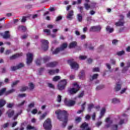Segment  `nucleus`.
<instances>
[{
    "label": "nucleus",
    "instance_id": "nucleus-1",
    "mask_svg": "<svg viewBox=\"0 0 130 130\" xmlns=\"http://www.w3.org/2000/svg\"><path fill=\"white\" fill-rule=\"evenodd\" d=\"M55 113L57 115V118L59 120L63 121L62 126L63 127H66V125H67V123H68V116H69L68 112L66 111L58 110L56 111Z\"/></svg>",
    "mask_w": 130,
    "mask_h": 130
},
{
    "label": "nucleus",
    "instance_id": "nucleus-2",
    "mask_svg": "<svg viewBox=\"0 0 130 130\" xmlns=\"http://www.w3.org/2000/svg\"><path fill=\"white\" fill-rule=\"evenodd\" d=\"M67 84L68 80L67 79H63L60 81L57 85L58 90H59V91L64 90V89H66V87H67Z\"/></svg>",
    "mask_w": 130,
    "mask_h": 130
},
{
    "label": "nucleus",
    "instance_id": "nucleus-3",
    "mask_svg": "<svg viewBox=\"0 0 130 130\" xmlns=\"http://www.w3.org/2000/svg\"><path fill=\"white\" fill-rule=\"evenodd\" d=\"M73 86H74L75 88H70L69 90V92L70 93V95H73L74 94H76L81 89V87L80 86H79V84L78 83H75L73 84Z\"/></svg>",
    "mask_w": 130,
    "mask_h": 130
},
{
    "label": "nucleus",
    "instance_id": "nucleus-4",
    "mask_svg": "<svg viewBox=\"0 0 130 130\" xmlns=\"http://www.w3.org/2000/svg\"><path fill=\"white\" fill-rule=\"evenodd\" d=\"M43 127L45 130H51V127H52L51 120L47 119L43 124Z\"/></svg>",
    "mask_w": 130,
    "mask_h": 130
},
{
    "label": "nucleus",
    "instance_id": "nucleus-5",
    "mask_svg": "<svg viewBox=\"0 0 130 130\" xmlns=\"http://www.w3.org/2000/svg\"><path fill=\"white\" fill-rule=\"evenodd\" d=\"M68 47V44L63 43L62 44L60 47L57 48L54 51H53V54H57L60 51H62L64 50L66 48Z\"/></svg>",
    "mask_w": 130,
    "mask_h": 130
},
{
    "label": "nucleus",
    "instance_id": "nucleus-6",
    "mask_svg": "<svg viewBox=\"0 0 130 130\" xmlns=\"http://www.w3.org/2000/svg\"><path fill=\"white\" fill-rule=\"evenodd\" d=\"M64 103L66 106H68V107H72L76 104V102L66 98L64 101Z\"/></svg>",
    "mask_w": 130,
    "mask_h": 130
},
{
    "label": "nucleus",
    "instance_id": "nucleus-7",
    "mask_svg": "<svg viewBox=\"0 0 130 130\" xmlns=\"http://www.w3.org/2000/svg\"><path fill=\"white\" fill-rule=\"evenodd\" d=\"M68 63L71 66V69L73 70H78L79 69V64L76 62H74L73 60H68Z\"/></svg>",
    "mask_w": 130,
    "mask_h": 130
},
{
    "label": "nucleus",
    "instance_id": "nucleus-8",
    "mask_svg": "<svg viewBox=\"0 0 130 130\" xmlns=\"http://www.w3.org/2000/svg\"><path fill=\"white\" fill-rule=\"evenodd\" d=\"M41 42L42 43V49H43L45 51H46V50L48 49V41L46 40H42Z\"/></svg>",
    "mask_w": 130,
    "mask_h": 130
},
{
    "label": "nucleus",
    "instance_id": "nucleus-9",
    "mask_svg": "<svg viewBox=\"0 0 130 130\" xmlns=\"http://www.w3.org/2000/svg\"><path fill=\"white\" fill-rule=\"evenodd\" d=\"M27 56V60L26 63L27 64L29 65L32 62V60H33V54L31 53H28L26 54Z\"/></svg>",
    "mask_w": 130,
    "mask_h": 130
},
{
    "label": "nucleus",
    "instance_id": "nucleus-10",
    "mask_svg": "<svg viewBox=\"0 0 130 130\" xmlns=\"http://www.w3.org/2000/svg\"><path fill=\"white\" fill-rule=\"evenodd\" d=\"M102 28L100 25L93 26L90 27L89 31L90 32H99V31H101Z\"/></svg>",
    "mask_w": 130,
    "mask_h": 130
},
{
    "label": "nucleus",
    "instance_id": "nucleus-11",
    "mask_svg": "<svg viewBox=\"0 0 130 130\" xmlns=\"http://www.w3.org/2000/svg\"><path fill=\"white\" fill-rule=\"evenodd\" d=\"M121 19H119L118 22H117L115 23V25L117 27L119 26H123V24H124V21L123 20L124 16L123 15H121L120 16Z\"/></svg>",
    "mask_w": 130,
    "mask_h": 130
},
{
    "label": "nucleus",
    "instance_id": "nucleus-12",
    "mask_svg": "<svg viewBox=\"0 0 130 130\" xmlns=\"http://www.w3.org/2000/svg\"><path fill=\"white\" fill-rule=\"evenodd\" d=\"M24 67V63H20L18 65L16 66H13L11 67V71L13 72L16 71V70H19V69H21V68H23Z\"/></svg>",
    "mask_w": 130,
    "mask_h": 130
},
{
    "label": "nucleus",
    "instance_id": "nucleus-13",
    "mask_svg": "<svg viewBox=\"0 0 130 130\" xmlns=\"http://www.w3.org/2000/svg\"><path fill=\"white\" fill-rule=\"evenodd\" d=\"M0 35L1 36H3L4 39H9V38L11 37V35H10V31L9 30L5 31L4 35L3 33L0 34Z\"/></svg>",
    "mask_w": 130,
    "mask_h": 130
},
{
    "label": "nucleus",
    "instance_id": "nucleus-14",
    "mask_svg": "<svg viewBox=\"0 0 130 130\" xmlns=\"http://www.w3.org/2000/svg\"><path fill=\"white\" fill-rule=\"evenodd\" d=\"M57 63L56 61L50 62L46 64V67L47 68H54L57 66Z\"/></svg>",
    "mask_w": 130,
    "mask_h": 130
},
{
    "label": "nucleus",
    "instance_id": "nucleus-15",
    "mask_svg": "<svg viewBox=\"0 0 130 130\" xmlns=\"http://www.w3.org/2000/svg\"><path fill=\"white\" fill-rule=\"evenodd\" d=\"M106 122H107V124L105 125V127L108 128L110 127V125H111L113 121L112 120L110 119V118H107L106 119Z\"/></svg>",
    "mask_w": 130,
    "mask_h": 130
},
{
    "label": "nucleus",
    "instance_id": "nucleus-16",
    "mask_svg": "<svg viewBox=\"0 0 130 130\" xmlns=\"http://www.w3.org/2000/svg\"><path fill=\"white\" fill-rule=\"evenodd\" d=\"M73 16H74V11L70 10L68 12V13L67 14V18L69 20H72Z\"/></svg>",
    "mask_w": 130,
    "mask_h": 130
},
{
    "label": "nucleus",
    "instance_id": "nucleus-17",
    "mask_svg": "<svg viewBox=\"0 0 130 130\" xmlns=\"http://www.w3.org/2000/svg\"><path fill=\"white\" fill-rule=\"evenodd\" d=\"M85 47L86 48H89V50H93L94 49V47L92 46V44L90 42H87L85 44Z\"/></svg>",
    "mask_w": 130,
    "mask_h": 130
},
{
    "label": "nucleus",
    "instance_id": "nucleus-18",
    "mask_svg": "<svg viewBox=\"0 0 130 130\" xmlns=\"http://www.w3.org/2000/svg\"><path fill=\"white\" fill-rule=\"evenodd\" d=\"M59 72V70L56 69V70H49V75H54L55 74H57Z\"/></svg>",
    "mask_w": 130,
    "mask_h": 130
},
{
    "label": "nucleus",
    "instance_id": "nucleus-19",
    "mask_svg": "<svg viewBox=\"0 0 130 130\" xmlns=\"http://www.w3.org/2000/svg\"><path fill=\"white\" fill-rule=\"evenodd\" d=\"M22 55H23V53L16 54L13 55V56H11L10 59H15V58H17V57L22 56Z\"/></svg>",
    "mask_w": 130,
    "mask_h": 130
},
{
    "label": "nucleus",
    "instance_id": "nucleus-20",
    "mask_svg": "<svg viewBox=\"0 0 130 130\" xmlns=\"http://www.w3.org/2000/svg\"><path fill=\"white\" fill-rule=\"evenodd\" d=\"M105 112H106V109H105V108H103L101 111L100 116L99 117V118L100 119L102 118V117L104 116V114H105Z\"/></svg>",
    "mask_w": 130,
    "mask_h": 130
},
{
    "label": "nucleus",
    "instance_id": "nucleus-21",
    "mask_svg": "<svg viewBox=\"0 0 130 130\" xmlns=\"http://www.w3.org/2000/svg\"><path fill=\"white\" fill-rule=\"evenodd\" d=\"M35 106V103L34 102H31L29 105H28V109H27V112H29L31 110V108H33Z\"/></svg>",
    "mask_w": 130,
    "mask_h": 130
},
{
    "label": "nucleus",
    "instance_id": "nucleus-22",
    "mask_svg": "<svg viewBox=\"0 0 130 130\" xmlns=\"http://www.w3.org/2000/svg\"><path fill=\"white\" fill-rule=\"evenodd\" d=\"M79 78L81 80H84V78H85V71L82 70L81 73L79 74Z\"/></svg>",
    "mask_w": 130,
    "mask_h": 130
},
{
    "label": "nucleus",
    "instance_id": "nucleus-23",
    "mask_svg": "<svg viewBox=\"0 0 130 130\" xmlns=\"http://www.w3.org/2000/svg\"><path fill=\"white\" fill-rule=\"evenodd\" d=\"M7 114L8 115V117L11 118L14 115V111L12 110H9L7 112Z\"/></svg>",
    "mask_w": 130,
    "mask_h": 130
},
{
    "label": "nucleus",
    "instance_id": "nucleus-24",
    "mask_svg": "<svg viewBox=\"0 0 130 130\" xmlns=\"http://www.w3.org/2000/svg\"><path fill=\"white\" fill-rule=\"evenodd\" d=\"M77 46V42H72L70 44L69 48H74Z\"/></svg>",
    "mask_w": 130,
    "mask_h": 130
},
{
    "label": "nucleus",
    "instance_id": "nucleus-25",
    "mask_svg": "<svg viewBox=\"0 0 130 130\" xmlns=\"http://www.w3.org/2000/svg\"><path fill=\"white\" fill-rule=\"evenodd\" d=\"M47 115V113L46 112L43 113L42 115L40 116L39 119L40 120H43L44 118H45L46 116Z\"/></svg>",
    "mask_w": 130,
    "mask_h": 130
},
{
    "label": "nucleus",
    "instance_id": "nucleus-26",
    "mask_svg": "<svg viewBox=\"0 0 130 130\" xmlns=\"http://www.w3.org/2000/svg\"><path fill=\"white\" fill-rule=\"evenodd\" d=\"M106 31L109 32V33H112L114 31V29H113V28H110V26H107L106 27Z\"/></svg>",
    "mask_w": 130,
    "mask_h": 130
},
{
    "label": "nucleus",
    "instance_id": "nucleus-27",
    "mask_svg": "<svg viewBox=\"0 0 130 130\" xmlns=\"http://www.w3.org/2000/svg\"><path fill=\"white\" fill-rule=\"evenodd\" d=\"M77 20L79 22H82L83 20V16L82 15L80 14H77Z\"/></svg>",
    "mask_w": 130,
    "mask_h": 130
},
{
    "label": "nucleus",
    "instance_id": "nucleus-28",
    "mask_svg": "<svg viewBox=\"0 0 130 130\" xmlns=\"http://www.w3.org/2000/svg\"><path fill=\"white\" fill-rule=\"evenodd\" d=\"M6 104V101H4L3 100H0V108L5 106Z\"/></svg>",
    "mask_w": 130,
    "mask_h": 130
},
{
    "label": "nucleus",
    "instance_id": "nucleus-29",
    "mask_svg": "<svg viewBox=\"0 0 130 130\" xmlns=\"http://www.w3.org/2000/svg\"><path fill=\"white\" fill-rule=\"evenodd\" d=\"M121 89V85L119 84H116V86L115 87V91H119Z\"/></svg>",
    "mask_w": 130,
    "mask_h": 130
},
{
    "label": "nucleus",
    "instance_id": "nucleus-30",
    "mask_svg": "<svg viewBox=\"0 0 130 130\" xmlns=\"http://www.w3.org/2000/svg\"><path fill=\"white\" fill-rule=\"evenodd\" d=\"M15 91H16V90L12 89L8 91H6L5 92V94H6V95H9V94H12V93H14V92H15Z\"/></svg>",
    "mask_w": 130,
    "mask_h": 130
},
{
    "label": "nucleus",
    "instance_id": "nucleus-31",
    "mask_svg": "<svg viewBox=\"0 0 130 130\" xmlns=\"http://www.w3.org/2000/svg\"><path fill=\"white\" fill-rule=\"evenodd\" d=\"M58 80H60V76H55L53 78V82H57V81H58Z\"/></svg>",
    "mask_w": 130,
    "mask_h": 130
},
{
    "label": "nucleus",
    "instance_id": "nucleus-32",
    "mask_svg": "<svg viewBox=\"0 0 130 130\" xmlns=\"http://www.w3.org/2000/svg\"><path fill=\"white\" fill-rule=\"evenodd\" d=\"M19 30H21L23 32H25V31H26V27L23 25H21L19 26Z\"/></svg>",
    "mask_w": 130,
    "mask_h": 130
},
{
    "label": "nucleus",
    "instance_id": "nucleus-33",
    "mask_svg": "<svg viewBox=\"0 0 130 130\" xmlns=\"http://www.w3.org/2000/svg\"><path fill=\"white\" fill-rule=\"evenodd\" d=\"M26 129L27 130H31V129L36 130L35 127L32 126L30 125H28L27 126Z\"/></svg>",
    "mask_w": 130,
    "mask_h": 130
},
{
    "label": "nucleus",
    "instance_id": "nucleus-34",
    "mask_svg": "<svg viewBox=\"0 0 130 130\" xmlns=\"http://www.w3.org/2000/svg\"><path fill=\"white\" fill-rule=\"evenodd\" d=\"M93 107H94V105H93L92 104L88 105V111L90 112Z\"/></svg>",
    "mask_w": 130,
    "mask_h": 130
},
{
    "label": "nucleus",
    "instance_id": "nucleus-35",
    "mask_svg": "<svg viewBox=\"0 0 130 130\" xmlns=\"http://www.w3.org/2000/svg\"><path fill=\"white\" fill-rule=\"evenodd\" d=\"M50 59V57L45 56L43 58V60L44 62H47Z\"/></svg>",
    "mask_w": 130,
    "mask_h": 130
},
{
    "label": "nucleus",
    "instance_id": "nucleus-36",
    "mask_svg": "<svg viewBox=\"0 0 130 130\" xmlns=\"http://www.w3.org/2000/svg\"><path fill=\"white\" fill-rule=\"evenodd\" d=\"M28 86L29 87V89L30 90H34L35 86H34V84L32 83H30L28 84Z\"/></svg>",
    "mask_w": 130,
    "mask_h": 130
},
{
    "label": "nucleus",
    "instance_id": "nucleus-37",
    "mask_svg": "<svg viewBox=\"0 0 130 130\" xmlns=\"http://www.w3.org/2000/svg\"><path fill=\"white\" fill-rule=\"evenodd\" d=\"M124 54V51H121L117 52V55L119 56H121V55H123Z\"/></svg>",
    "mask_w": 130,
    "mask_h": 130
},
{
    "label": "nucleus",
    "instance_id": "nucleus-38",
    "mask_svg": "<svg viewBox=\"0 0 130 130\" xmlns=\"http://www.w3.org/2000/svg\"><path fill=\"white\" fill-rule=\"evenodd\" d=\"M82 120V118L81 117H77L75 119V121L77 123H79Z\"/></svg>",
    "mask_w": 130,
    "mask_h": 130
},
{
    "label": "nucleus",
    "instance_id": "nucleus-39",
    "mask_svg": "<svg viewBox=\"0 0 130 130\" xmlns=\"http://www.w3.org/2000/svg\"><path fill=\"white\" fill-rule=\"evenodd\" d=\"M119 100L117 99H113L112 100V103H113L114 104H116V103H119Z\"/></svg>",
    "mask_w": 130,
    "mask_h": 130
},
{
    "label": "nucleus",
    "instance_id": "nucleus-40",
    "mask_svg": "<svg viewBox=\"0 0 130 130\" xmlns=\"http://www.w3.org/2000/svg\"><path fill=\"white\" fill-rule=\"evenodd\" d=\"M44 32L45 33H47V35L49 36L50 35V30L48 29H44Z\"/></svg>",
    "mask_w": 130,
    "mask_h": 130
},
{
    "label": "nucleus",
    "instance_id": "nucleus-41",
    "mask_svg": "<svg viewBox=\"0 0 130 130\" xmlns=\"http://www.w3.org/2000/svg\"><path fill=\"white\" fill-rule=\"evenodd\" d=\"M84 8L86 9V10H88L90 8H91V6L89 5V4L85 3L84 4Z\"/></svg>",
    "mask_w": 130,
    "mask_h": 130
},
{
    "label": "nucleus",
    "instance_id": "nucleus-42",
    "mask_svg": "<svg viewBox=\"0 0 130 130\" xmlns=\"http://www.w3.org/2000/svg\"><path fill=\"white\" fill-rule=\"evenodd\" d=\"M19 82H20L19 80H17L15 82H14L11 85V86L12 87V88L13 87H15V86H16V85H17L18 83H19Z\"/></svg>",
    "mask_w": 130,
    "mask_h": 130
},
{
    "label": "nucleus",
    "instance_id": "nucleus-43",
    "mask_svg": "<svg viewBox=\"0 0 130 130\" xmlns=\"http://www.w3.org/2000/svg\"><path fill=\"white\" fill-rule=\"evenodd\" d=\"M62 19V16H58L57 17V18H56L55 21H56V22H58L59 21L61 20Z\"/></svg>",
    "mask_w": 130,
    "mask_h": 130
},
{
    "label": "nucleus",
    "instance_id": "nucleus-44",
    "mask_svg": "<svg viewBox=\"0 0 130 130\" xmlns=\"http://www.w3.org/2000/svg\"><path fill=\"white\" fill-rule=\"evenodd\" d=\"M36 63L37 66H40V64H41V59H37Z\"/></svg>",
    "mask_w": 130,
    "mask_h": 130
},
{
    "label": "nucleus",
    "instance_id": "nucleus-45",
    "mask_svg": "<svg viewBox=\"0 0 130 130\" xmlns=\"http://www.w3.org/2000/svg\"><path fill=\"white\" fill-rule=\"evenodd\" d=\"M28 89V87L27 86H23L20 89L21 92H24V91H26Z\"/></svg>",
    "mask_w": 130,
    "mask_h": 130
},
{
    "label": "nucleus",
    "instance_id": "nucleus-46",
    "mask_svg": "<svg viewBox=\"0 0 130 130\" xmlns=\"http://www.w3.org/2000/svg\"><path fill=\"white\" fill-rule=\"evenodd\" d=\"M84 92L81 91L78 95V98H82V97L84 96Z\"/></svg>",
    "mask_w": 130,
    "mask_h": 130
},
{
    "label": "nucleus",
    "instance_id": "nucleus-47",
    "mask_svg": "<svg viewBox=\"0 0 130 130\" xmlns=\"http://www.w3.org/2000/svg\"><path fill=\"white\" fill-rule=\"evenodd\" d=\"M98 74H94L92 77V80L91 81H93V80H95V79H96L97 78H98Z\"/></svg>",
    "mask_w": 130,
    "mask_h": 130
},
{
    "label": "nucleus",
    "instance_id": "nucleus-48",
    "mask_svg": "<svg viewBox=\"0 0 130 130\" xmlns=\"http://www.w3.org/2000/svg\"><path fill=\"white\" fill-rule=\"evenodd\" d=\"M103 88H104V86L99 85L96 87V90H101V89H103Z\"/></svg>",
    "mask_w": 130,
    "mask_h": 130
},
{
    "label": "nucleus",
    "instance_id": "nucleus-49",
    "mask_svg": "<svg viewBox=\"0 0 130 130\" xmlns=\"http://www.w3.org/2000/svg\"><path fill=\"white\" fill-rule=\"evenodd\" d=\"M127 70H128V67H124L122 70V73H125Z\"/></svg>",
    "mask_w": 130,
    "mask_h": 130
},
{
    "label": "nucleus",
    "instance_id": "nucleus-50",
    "mask_svg": "<svg viewBox=\"0 0 130 130\" xmlns=\"http://www.w3.org/2000/svg\"><path fill=\"white\" fill-rule=\"evenodd\" d=\"M118 126L117 125H113L112 127V130H117Z\"/></svg>",
    "mask_w": 130,
    "mask_h": 130
},
{
    "label": "nucleus",
    "instance_id": "nucleus-51",
    "mask_svg": "<svg viewBox=\"0 0 130 130\" xmlns=\"http://www.w3.org/2000/svg\"><path fill=\"white\" fill-rule=\"evenodd\" d=\"M43 71H44V68H41V69L39 70L38 75H42V73H43Z\"/></svg>",
    "mask_w": 130,
    "mask_h": 130
},
{
    "label": "nucleus",
    "instance_id": "nucleus-52",
    "mask_svg": "<svg viewBox=\"0 0 130 130\" xmlns=\"http://www.w3.org/2000/svg\"><path fill=\"white\" fill-rule=\"evenodd\" d=\"M57 102L60 103L61 102V96L60 95H58L57 99Z\"/></svg>",
    "mask_w": 130,
    "mask_h": 130
},
{
    "label": "nucleus",
    "instance_id": "nucleus-53",
    "mask_svg": "<svg viewBox=\"0 0 130 130\" xmlns=\"http://www.w3.org/2000/svg\"><path fill=\"white\" fill-rule=\"evenodd\" d=\"M104 48V46H103V45L100 46L98 49V51L99 52H101V50H102V49H103Z\"/></svg>",
    "mask_w": 130,
    "mask_h": 130
},
{
    "label": "nucleus",
    "instance_id": "nucleus-54",
    "mask_svg": "<svg viewBox=\"0 0 130 130\" xmlns=\"http://www.w3.org/2000/svg\"><path fill=\"white\" fill-rule=\"evenodd\" d=\"M101 124H102V121H98L96 123L95 125L97 127H99Z\"/></svg>",
    "mask_w": 130,
    "mask_h": 130
},
{
    "label": "nucleus",
    "instance_id": "nucleus-55",
    "mask_svg": "<svg viewBox=\"0 0 130 130\" xmlns=\"http://www.w3.org/2000/svg\"><path fill=\"white\" fill-rule=\"evenodd\" d=\"M48 87H49V88H52V89H54V85H53V84H52L50 83H49L48 84Z\"/></svg>",
    "mask_w": 130,
    "mask_h": 130
},
{
    "label": "nucleus",
    "instance_id": "nucleus-56",
    "mask_svg": "<svg viewBox=\"0 0 130 130\" xmlns=\"http://www.w3.org/2000/svg\"><path fill=\"white\" fill-rule=\"evenodd\" d=\"M25 102H26V101H23L21 103L19 104L18 105H17V106L18 107H21V106L24 105V104H25Z\"/></svg>",
    "mask_w": 130,
    "mask_h": 130
},
{
    "label": "nucleus",
    "instance_id": "nucleus-57",
    "mask_svg": "<svg viewBox=\"0 0 130 130\" xmlns=\"http://www.w3.org/2000/svg\"><path fill=\"white\" fill-rule=\"evenodd\" d=\"M4 92H6V88H3L2 89H1L0 90V96H2Z\"/></svg>",
    "mask_w": 130,
    "mask_h": 130
},
{
    "label": "nucleus",
    "instance_id": "nucleus-58",
    "mask_svg": "<svg viewBox=\"0 0 130 130\" xmlns=\"http://www.w3.org/2000/svg\"><path fill=\"white\" fill-rule=\"evenodd\" d=\"M2 74H6V73H7V68H3L2 69Z\"/></svg>",
    "mask_w": 130,
    "mask_h": 130
},
{
    "label": "nucleus",
    "instance_id": "nucleus-59",
    "mask_svg": "<svg viewBox=\"0 0 130 130\" xmlns=\"http://www.w3.org/2000/svg\"><path fill=\"white\" fill-rule=\"evenodd\" d=\"M110 63H112V64H115L116 61L113 59H111L110 60Z\"/></svg>",
    "mask_w": 130,
    "mask_h": 130
},
{
    "label": "nucleus",
    "instance_id": "nucleus-60",
    "mask_svg": "<svg viewBox=\"0 0 130 130\" xmlns=\"http://www.w3.org/2000/svg\"><path fill=\"white\" fill-rule=\"evenodd\" d=\"M86 102H85L82 105H81V109L82 110H85V106L86 105Z\"/></svg>",
    "mask_w": 130,
    "mask_h": 130
},
{
    "label": "nucleus",
    "instance_id": "nucleus-61",
    "mask_svg": "<svg viewBox=\"0 0 130 130\" xmlns=\"http://www.w3.org/2000/svg\"><path fill=\"white\" fill-rule=\"evenodd\" d=\"M17 124H18V122H13L11 125L12 127H15V126H16V125H17Z\"/></svg>",
    "mask_w": 130,
    "mask_h": 130
},
{
    "label": "nucleus",
    "instance_id": "nucleus-62",
    "mask_svg": "<svg viewBox=\"0 0 130 130\" xmlns=\"http://www.w3.org/2000/svg\"><path fill=\"white\" fill-rule=\"evenodd\" d=\"M26 18V17L23 16L22 18L21 22L24 23L25 21H27Z\"/></svg>",
    "mask_w": 130,
    "mask_h": 130
},
{
    "label": "nucleus",
    "instance_id": "nucleus-63",
    "mask_svg": "<svg viewBox=\"0 0 130 130\" xmlns=\"http://www.w3.org/2000/svg\"><path fill=\"white\" fill-rule=\"evenodd\" d=\"M13 106H14V104H8L7 105V107L8 108H12V107H13Z\"/></svg>",
    "mask_w": 130,
    "mask_h": 130
},
{
    "label": "nucleus",
    "instance_id": "nucleus-64",
    "mask_svg": "<svg viewBox=\"0 0 130 130\" xmlns=\"http://www.w3.org/2000/svg\"><path fill=\"white\" fill-rule=\"evenodd\" d=\"M93 72H99V68H94L93 69Z\"/></svg>",
    "mask_w": 130,
    "mask_h": 130
}]
</instances>
